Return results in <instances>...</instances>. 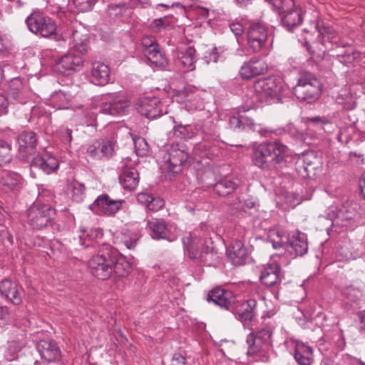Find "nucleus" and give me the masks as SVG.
Returning <instances> with one entry per match:
<instances>
[{
  "label": "nucleus",
  "mask_w": 365,
  "mask_h": 365,
  "mask_svg": "<svg viewBox=\"0 0 365 365\" xmlns=\"http://www.w3.org/2000/svg\"><path fill=\"white\" fill-rule=\"evenodd\" d=\"M288 157L289 148L280 141H265L252 147V162L263 170H278Z\"/></svg>",
  "instance_id": "obj_1"
},
{
  "label": "nucleus",
  "mask_w": 365,
  "mask_h": 365,
  "mask_svg": "<svg viewBox=\"0 0 365 365\" xmlns=\"http://www.w3.org/2000/svg\"><path fill=\"white\" fill-rule=\"evenodd\" d=\"M322 88V83L315 76L304 72L294 87V93L299 100L312 103L319 98Z\"/></svg>",
  "instance_id": "obj_2"
},
{
  "label": "nucleus",
  "mask_w": 365,
  "mask_h": 365,
  "mask_svg": "<svg viewBox=\"0 0 365 365\" xmlns=\"http://www.w3.org/2000/svg\"><path fill=\"white\" fill-rule=\"evenodd\" d=\"M26 24L33 34L41 37L53 36L56 41L60 40L61 34L56 32L55 21L39 10L33 11L26 18Z\"/></svg>",
  "instance_id": "obj_3"
},
{
  "label": "nucleus",
  "mask_w": 365,
  "mask_h": 365,
  "mask_svg": "<svg viewBox=\"0 0 365 365\" xmlns=\"http://www.w3.org/2000/svg\"><path fill=\"white\" fill-rule=\"evenodd\" d=\"M190 155L187 146L180 143L171 144L166 150L164 157L168 165V172L173 175L182 170V167L187 164Z\"/></svg>",
  "instance_id": "obj_4"
},
{
  "label": "nucleus",
  "mask_w": 365,
  "mask_h": 365,
  "mask_svg": "<svg viewBox=\"0 0 365 365\" xmlns=\"http://www.w3.org/2000/svg\"><path fill=\"white\" fill-rule=\"evenodd\" d=\"M68 39H71L73 47L76 51L81 54L88 52V32L81 24L76 23L67 26L66 29L61 34L59 41H66Z\"/></svg>",
  "instance_id": "obj_5"
},
{
  "label": "nucleus",
  "mask_w": 365,
  "mask_h": 365,
  "mask_svg": "<svg viewBox=\"0 0 365 365\" xmlns=\"http://www.w3.org/2000/svg\"><path fill=\"white\" fill-rule=\"evenodd\" d=\"M53 215L51 205L37 202L28 210V223L34 230H42L51 223Z\"/></svg>",
  "instance_id": "obj_6"
},
{
  "label": "nucleus",
  "mask_w": 365,
  "mask_h": 365,
  "mask_svg": "<svg viewBox=\"0 0 365 365\" xmlns=\"http://www.w3.org/2000/svg\"><path fill=\"white\" fill-rule=\"evenodd\" d=\"M253 88L261 99L267 100L278 98L282 91L283 84L277 76H269L257 80Z\"/></svg>",
  "instance_id": "obj_7"
},
{
  "label": "nucleus",
  "mask_w": 365,
  "mask_h": 365,
  "mask_svg": "<svg viewBox=\"0 0 365 365\" xmlns=\"http://www.w3.org/2000/svg\"><path fill=\"white\" fill-rule=\"evenodd\" d=\"M268 38V30L266 25L262 22H255L250 24L247 32V40L249 47L255 53L262 51Z\"/></svg>",
  "instance_id": "obj_8"
},
{
  "label": "nucleus",
  "mask_w": 365,
  "mask_h": 365,
  "mask_svg": "<svg viewBox=\"0 0 365 365\" xmlns=\"http://www.w3.org/2000/svg\"><path fill=\"white\" fill-rule=\"evenodd\" d=\"M36 349L41 357V361H36L34 365H47L49 363L58 361L61 353L56 342L51 339L40 340Z\"/></svg>",
  "instance_id": "obj_9"
},
{
  "label": "nucleus",
  "mask_w": 365,
  "mask_h": 365,
  "mask_svg": "<svg viewBox=\"0 0 365 365\" xmlns=\"http://www.w3.org/2000/svg\"><path fill=\"white\" fill-rule=\"evenodd\" d=\"M83 66V61L82 57L72 51H69L56 61L54 69L56 72L66 76H70L75 72L81 71Z\"/></svg>",
  "instance_id": "obj_10"
},
{
  "label": "nucleus",
  "mask_w": 365,
  "mask_h": 365,
  "mask_svg": "<svg viewBox=\"0 0 365 365\" xmlns=\"http://www.w3.org/2000/svg\"><path fill=\"white\" fill-rule=\"evenodd\" d=\"M256 307L257 301L254 299L240 302H236L235 300L230 311L240 322L247 324L255 318Z\"/></svg>",
  "instance_id": "obj_11"
},
{
  "label": "nucleus",
  "mask_w": 365,
  "mask_h": 365,
  "mask_svg": "<svg viewBox=\"0 0 365 365\" xmlns=\"http://www.w3.org/2000/svg\"><path fill=\"white\" fill-rule=\"evenodd\" d=\"M284 276L280 264L277 262L267 263L261 272L260 281L267 287H278Z\"/></svg>",
  "instance_id": "obj_12"
},
{
  "label": "nucleus",
  "mask_w": 365,
  "mask_h": 365,
  "mask_svg": "<svg viewBox=\"0 0 365 365\" xmlns=\"http://www.w3.org/2000/svg\"><path fill=\"white\" fill-rule=\"evenodd\" d=\"M8 96L13 103L25 104L30 100L31 92L19 78L11 81L7 90Z\"/></svg>",
  "instance_id": "obj_13"
},
{
  "label": "nucleus",
  "mask_w": 365,
  "mask_h": 365,
  "mask_svg": "<svg viewBox=\"0 0 365 365\" xmlns=\"http://www.w3.org/2000/svg\"><path fill=\"white\" fill-rule=\"evenodd\" d=\"M335 46V48L333 49L334 56L344 65L349 66L359 58L360 53L353 45L340 40V43Z\"/></svg>",
  "instance_id": "obj_14"
},
{
  "label": "nucleus",
  "mask_w": 365,
  "mask_h": 365,
  "mask_svg": "<svg viewBox=\"0 0 365 365\" xmlns=\"http://www.w3.org/2000/svg\"><path fill=\"white\" fill-rule=\"evenodd\" d=\"M267 71V66L265 62L262 59L253 57L241 66L240 75L242 78L249 80L264 74Z\"/></svg>",
  "instance_id": "obj_15"
},
{
  "label": "nucleus",
  "mask_w": 365,
  "mask_h": 365,
  "mask_svg": "<svg viewBox=\"0 0 365 365\" xmlns=\"http://www.w3.org/2000/svg\"><path fill=\"white\" fill-rule=\"evenodd\" d=\"M207 299L208 302H213L215 304L230 310L236 299L231 291L216 287L208 292Z\"/></svg>",
  "instance_id": "obj_16"
},
{
  "label": "nucleus",
  "mask_w": 365,
  "mask_h": 365,
  "mask_svg": "<svg viewBox=\"0 0 365 365\" xmlns=\"http://www.w3.org/2000/svg\"><path fill=\"white\" fill-rule=\"evenodd\" d=\"M88 265L91 273L101 280L108 279L113 272V268L106 263L105 258L101 255L93 257L88 261Z\"/></svg>",
  "instance_id": "obj_17"
},
{
  "label": "nucleus",
  "mask_w": 365,
  "mask_h": 365,
  "mask_svg": "<svg viewBox=\"0 0 365 365\" xmlns=\"http://www.w3.org/2000/svg\"><path fill=\"white\" fill-rule=\"evenodd\" d=\"M160 101L156 97L153 98H144L138 103L137 110L142 115L148 119H153L162 115L160 108Z\"/></svg>",
  "instance_id": "obj_18"
},
{
  "label": "nucleus",
  "mask_w": 365,
  "mask_h": 365,
  "mask_svg": "<svg viewBox=\"0 0 365 365\" xmlns=\"http://www.w3.org/2000/svg\"><path fill=\"white\" fill-rule=\"evenodd\" d=\"M37 144L36 134L32 130H24L18 138L19 151L22 157L28 158L35 153Z\"/></svg>",
  "instance_id": "obj_19"
},
{
  "label": "nucleus",
  "mask_w": 365,
  "mask_h": 365,
  "mask_svg": "<svg viewBox=\"0 0 365 365\" xmlns=\"http://www.w3.org/2000/svg\"><path fill=\"white\" fill-rule=\"evenodd\" d=\"M356 215L357 212L355 207L351 204L347 203L337 210L332 221L333 225L340 227L352 225Z\"/></svg>",
  "instance_id": "obj_20"
},
{
  "label": "nucleus",
  "mask_w": 365,
  "mask_h": 365,
  "mask_svg": "<svg viewBox=\"0 0 365 365\" xmlns=\"http://www.w3.org/2000/svg\"><path fill=\"white\" fill-rule=\"evenodd\" d=\"M227 256L234 265H242L248 257V250L241 241H235L227 247Z\"/></svg>",
  "instance_id": "obj_21"
},
{
  "label": "nucleus",
  "mask_w": 365,
  "mask_h": 365,
  "mask_svg": "<svg viewBox=\"0 0 365 365\" xmlns=\"http://www.w3.org/2000/svg\"><path fill=\"white\" fill-rule=\"evenodd\" d=\"M303 16L302 7L295 4L293 9L281 16L280 22L283 27L291 31L302 23Z\"/></svg>",
  "instance_id": "obj_22"
},
{
  "label": "nucleus",
  "mask_w": 365,
  "mask_h": 365,
  "mask_svg": "<svg viewBox=\"0 0 365 365\" xmlns=\"http://www.w3.org/2000/svg\"><path fill=\"white\" fill-rule=\"evenodd\" d=\"M139 173L133 167L123 166L119 175V181L123 189L132 192L139 183Z\"/></svg>",
  "instance_id": "obj_23"
},
{
  "label": "nucleus",
  "mask_w": 365,
  "mask_h": 365,
  "mask_svg": "<svg viewBox=\"0 0 365 365\" xmlns=\"http://www.w3.org/2000/svg\"><path fill=\"white\" fill-rule=\"evenodd\" d=\"M58 160L52 155L45 153L32 159L31 166L40 168L46 174H50L58 168Z\"/></svg>",
  "instance_id": "obj_24"
},
{
  "label": "nucleus",
  "mask_w": 365,
  "mask_h": 365,
  "mask_svg": "<svg viewBox=\"0 0 365 365\" xmlns=\"http://www.w3.org/2000/svg\"><path fill=\"white\" fill-rule=\"evenodd\" d=\"M110 79V69L102 62H95L92 64L91 81L98 86L107 84Z\"/></svg>",
  "instance_id": "obj_25"
},
{
  "label": "nucleus",
  "mask_w": 365,
  "mask_h": 365,
  "mask_svg": "<svg viewBox=\"0 0 365 365\" xmlns=\"http://www.w3.org/2000/svg\"><path fill=\"white\" fill-rule=\"evenodd\" d=\"M183 244L187 251L188 257L191 259H198L201 250H205L207 246L202 238L192 235L183 239Z\"/></svg>",
  "instance_id": "obj_26"
},
{
  "label": "nucleus",
  "mask_w": 365,
  "mask_h": 365,
  "mask_svg": "<svg viewBox=\"0 0 365 365\" xmlns=\"http://www.w3.org/2000/svg\"><path fill=\"white\" fill-rule=\"evenodd\" d=\"M0 292L7 300L15 304L21 302V294L18 285L8 279H4L0 284Z\"/></svg>",
  "instance_id": "obj_27"
},
{
  "label": "nucleus",
  "mask_w": 365,
  "mask_h": 365,
  "mask_svg": "<svg viewBox=\"0 0 365 365\" xmlns=\"http://www.w3.org/2000/svg\"><path fill=\"white\" fill-rule=\"evenodd\" d=\"M21 180V176L19 173L4 170L1 173L0 183L5 192H11L19 188Z\"/></svg>",
  "instance_id": "obj_28"
},
{
  "label": "nucleus",
  "mask_w": 365,
  "mask_h": 365,
  "mask_svg": "<svg viewBox=\"0 0 365 365\" xmlns=\"http://www.w3.org/2000/svg\"><path fill=\"white\" fill-rule=\"evenodd\" d=\"M145 55L150 63L156 67L164 68L168 64L165 55L160 52L157 43L152 42L146 47Z\"/></svg>",
  "instance_id": "obj_29"
},
{
  "label": "nucleus",
  "mask_w": 365,
  "mask_h": 365,
  "mask_svg": "<svg viewBox=\"0 0 365 365\" xmlns=\"http://www.w3.org/2000/svg\"><path fill=\"white\" fill-rule=\"evenodd\" d=\"M90 209L98 215H112L114 210V200L109 199L107 195H100L90 205Z\"/></svg>",
  "instance_id": "obj_30"
},
{
  "label": "nucleus",
  "mask_w": 365,
  "mask_h": 365,
  "mask_svg": "<svg viewBox=\"0 0 365 365\" xmlns=\"http://www.w3.org/2000/svg\"><path fill=\"white\" fill-rule=\"evenodd\" d=\"M247 343L248 344L247 356H254L259 354L262 356V361H268V356L266 354V351L269 347L265 346L261 341L257 339L253 334H248L247 337Z\"/></svg>",
  "instance_id": "obj_31"
},
{
  "label": "nucleus",
  "mask_w": 365,
  "mask_h": 365,
  "mask_svg": "<svg viewBox=\"0 0 365 365\" xmlns=\"http://www.w3.org/2000/svg\"><path fill=\"white\" fill-rule=\"evenodd\" d=\"M308 245L306 240L300 237H292L287 245L286 252L292 258L302 256L307 253Z\"/></svg>",
  "instance_id": "obj_32"
},
{
  "label": "nucleus",
  "mask_w": 365,
  "mask_h": 365,
  "mask_svg": "<svg viewBox=\"0 0 365 365\" xmlns=\"http://www.w3.org/2000/svg\"><path fill=\"white\" fill-rule=\"evenodd\" d=\"M195 53L196 51L192 46H189L185 50L178 51V63L182 66L185 71L195 69Z\"/></svg>",
  "instance_id": "obj_33"
},
{
  "label": "nucleus",
  "mask_w": 365,
  "mask_h": 365,
  "mask_svg": "<svg viewBox=\"0 0 365 365\" xmlns=\"http://www.w3.org/2000/svg\"><path fill=\"white\" fill-rule=\"evenodd\" d=\"M312 349L304 343L297 342L294 359L300 365H311L312 363Z\"/></svg>",
  "instance_id": "obj_34"
},
{
  "label": "nucleus",
  "mask_w": 365,
  "mask_h": 365,
  "mask_svg": "<svg viewBox=\"0 0 365 365\" xmlns=\"http://www.w3.org/2000/svg\"><path fill=\"white\" fill-rule=\"evenodd\" d=\"M317 28L319 32L318 38L322 44L331 43L333 45H338L340 43V40H341L340 36L333 28L325 26H320L319 25H317Z\"/></svg>",
  "instance_id": "obj_35"
},
{
  "label": "nucleus",
  "mask_w": 365,
  "mask_h": 365,
  "mask_svg": "<svg viewBox=\"0 0 365 365\" xmlns=\"http://www.w3.org/2000/svg\"><path fill=\"white\" fill-rule=\"evenodd\" d=\"M237 187L238 184L235 181L228 178H223L214 185L213 190L217 195L225 197L231 194Z\"/></svg>",
  "instance_id": "obj_36"
},
{
  "label": "nucleus",
  "mask_w": 365,
  "mask_h": 365,
  "mask_svg": "<svg viewBox=\"0 0 365 365\" xmlns=\"http://www.w3.org/2000/svg\"><path fill=\"white\" fill-rule=\"evenodd\" d=\"M49 101L56 109H67L71 106V96L65 91H58L51 94Z\"/></svg>",
  "instance_id": "obj_37"
},
{
  "label": "nucleus",
  "mask_w": 365,
  "mask_h": 365,
  "mask_svg": "<svg viewBox=\"0 0 365 365\" xmlns=\"http://www.w3.org/2000/svg\"><path fill=\"white\" fill-rule=\"evenodd\" d=\"M131 105L130 101L125 96H115V118L118 115L126 117ZM125 118L116 120L115 124L125 122Z\"/></svg>",
  "instance_id": "obj_38"
},
{
  "label": "nucleus",
  "mask_w": 365,
  "mask_h": 365,
  "mask_svg": "<svg viewBox=\"0 0 365 365\" xmlns=\"http://www.w3.org/2000/svg\"><path fill=\"white\" fill-rule=\"evenodd\" d=\"M197 259L203 265L209 267H216L220 262L217 252L214 247H209L208 246H206L205 250H201Z\"/></svg>",
  "instance_id": "obj_39"
},
{
  "label": "nucleus",
  "mask_w": 365,
  "mask_h": 365,
  "mask_svg": "<svg viewBox=\"0 0 365 365\" xmlns=\"http://www.w3.org/2000/svg\"><path fill=\"white\" fill-rule=\"evenodd\" d=\"M26 345V338L24 335L18 340H14L9 342L8 347L5 353V357L8 361H14L17 358V354Z\"/></svg>",
  "instance_id": "obj_40"
},
{
  "label": "nucleus",
  "mask_w": 365,
  "mask_h": 365,
  "mask_svg": "<svg viewBox=\"0 0 365 365\" xmlns=\"http://www.w3.org/2000/svg\"><path fill=\"white\" fill-rule=\"evenodd\" d=\"M289 237L282 231H274L269 234V241L275 250L282 249L286 252Z\"/></svg>",
  "instance_id": "obj_41"
},
{
  "label": "nucleus",
  "mask_w": 365,
  "mask_h": 365,
  "mask_svg": "<svg viewBox=\"0 0 365 365\" xmlns=\"http://www.w3.org/2000/svg\"><path fill=\"white\" fill-rule=\"evenodd\" d=\"M148 227L152 232L153 238L162 239L165 237L167 226L163 220L153 219L148 221Z\"/></svg>",
  "instance_id": "obj_42"
},
{
  "label": "nucleus",
  "mask_w": 365,
  "mask_h": 365,
  "mask_svg": "<svg viewBox=\"0 0 365 365\" xmlns=\"http://www.w3.org/2000/svg\"><path fill=\"white\" fill-rule=\"evenodd\" d=\"M126 138L133 142L135 150L138 156H146L149 153V145L146 140L142 137L133 138L130 131L127 132Z\"/></svg>",
  "instance_id": "obj_43"
},
{
  "label": "nucleus",
  "mask_w": 365,
  "mask_h": 365,
  "mask_svg": "<svg viewBox=\"0 0 365 365\" xmlns=\"http://www.w3.org/2000/svg\"><path fill=\"white\" fill-rule=\"evenodd\" d=\"M273 8V9L282 16L284 14L287 13L293 9L295 5L294 0H266Z\"/></svg>",
  "instance_id": "obj_44"
},
{
  "label": "nucleus",
  "mask_w": 365,
  "mask_h": 365,
  "mask_svg": "<svg viewBox=\"0 0 365 365\" xmlns=\"http://www.w3.org/2000/svg\"><path fill=\"white\" fill-rule=\"evenodd\" d=\"M130 269V263L123 257H115V279L128 277Z\"/></svg>",
  "instance_id": "obj_45"
},
{
  "label": "nucleus",
  "mask_w": 365,
  "mask_h": 365,
  "mask_svg": "<svg viewBox=\"0 0 365 365\" xmlns=\"http://www.w3.org/2000/svg\"><path fill=\"white\" fill-rule=\"evenodd\" d=\"M174 135L180 140H187L192 138L195 135V129L190 125H178L173 128Z\"/></svg>",
  "instance_id": "obj_46"
},
{
  "label": "nucleus",
  "mask_w": 365,
  "mask_h": 365,
  "mask_svg": "<svg viewBox=\"0 0 365 365\" xmlns=\"http://www.w3.org/2000/svg\"><path fill=\"white\" fill-rule=\"evenodd\" d=\"M11 145L4 140L0 139V166L9 163L11 160Z\"/></svg>",
  "instance_id": "obj_47"
},
{
  "label": "nucleus",
  "mask_w": 365,
  "mask_h": 365,
  "mask_svg": "<svg viewBox=\"0 0 365 365\" xmlns=\"http://www.w3.org/2000/svg\"><path fill=\"white\" fill-rule=\"evenodd\" d=\"M113 109L114 95L111 93L104 95L102 98L101 113L103 114L113 115Z\"/></svg>",
  "instance_id": "obj_48"
},
{
  "label": "nucleus",
  "mask_w": 365,
  "mask_h": 365,
  "mask_svg": "<svg viewBox=\"0 0 365 365\" xmlns=\"http://www.w3.org/2000/svg\"><path fill=\"white\" fill-rule=\"evenodd\" d=\"M70 187L71 189L73 200L77 202L81 201L86 189L84 184L78 181L73 180L71 182Z\"/></svg>",
  "instance_id": "obj_49"
},
{
  "label": "nucleus",
  "mask_w": 365,
  "mask_h": 365,
  "mask_svg": "<svg viewBox=\"0 0 365 365\" xmlns=\"http://www.w3.org/2000/svg\"><path fill=\"white\" fill-rule=\"evenodd\" d=\"M81 231L83 232V234L80 235L81 244L86 247L90 246L88 244L86 243V239L92 241L98 237H101L103 235L102 231L98 228H91L86 234L85 230H81Z\"/></svg>",
  "instance_id": "obj_50"
},
{
  "label": "nucleus",
  "mask_w": 365,
  "mask_h": 365,
  "mask_svg": "<svg viewBox=\"0 0 365 365\" xmlns=\"http://www.w3.org/2000/svg\"><path fill=\"white\" fill-rule=\"evenodd\" d=\"M250 334H253L257 339H259L262 342L265 346L270 347L271 346V337L272 335V332L269 329H262L256 332H252Z\"/></svg>",
  "instance_id": "obj_51"
},
{
  "label": "nucleus",
  "mask_w": 365,
  "mask_h": 365,
  "mask_svg": "<svg viewBox=\"0 0 365 365\" xmlns=\"http://www.w3.org/2000/svg\"><path fill=\"white\" fill-rule=\"evenodd\" d=\"M80 12L91 11L98 0H70Z\"/></svg>",
  "instance_id": "obj_52"
},
{
  "label": "nucleus",
  "mask_w": 365,
  "mask_h": 365,
  "mask_svg": "<svg viewBox=\"0 0 365 365\" xmlns=\"http://www.w3.org/2000/svg\"><path fill=\"white\" fill-rule=\"evenodd\" d=\"M342 294L351 302H356L360 297L359 289L353 286H349L344 288L342 291Z\"/></svg>",
  "instance_id": "obj_53"
},
{
  "label": "nucleus",
  "mask_w": 365,
  "mask_h": 365,
  "mask_svg": "<svg viewBox=\"0 0 365 365\" xmlns=\"http://www.w3.org/2000/svg\"><path fill=\"white\" fill-rule=\"evenodd\" d=\"M150 204L148 205V209L152 211H158L160 208H162L165 202L164 201L159 197H154L152 196V198L150 200Z\"/></svg>",
  "instance_id": "obj_54"
},
{
  "label": "nucleus",
  "mask_w": 365,
  "mask_h": 365,
  "mask_svg": "<svg viewBox=\"0 0 365 365\" xmlns=\"http://www.w3.org/2000/svg\"><path fill=\"white\" fill-rule=\"evenodd\" d=\"M113 150V145L111 141L103 142L100 150V153H101L102 156L110 157L112 156Z\"/></svg>",
  "instance_id": "obj_55"
},
{
  "label": "nucleus",
  "mask_w": 365,
  "mask_h": 365,
  "mask_svg": "<svg viewBox=\"0 0 365 365\" xmlns=\"http://www.w3.org/2000/svg\"><path fill=\"white\" fill-rule=\"evenodd\" d=\"M245 115H240L239 116H232L229 120V123L231 128H240L242 127V123H245Z\"/></svg>",
  "instance_id": "obj_56"
},
{
  "label": "nucleus",
  "mask_w": 365,
  "mask_h": 365,
  "mask_svg": "<svg viewBox=\"0 0 365 365\" xmlns=\"http://www.w3.org/2000/svg\"><path fill=\"white\" fill-rule=\"evenodd\" d=\"M150 26L153 30L160 31L162 29H165L167 25L165 23L164 19L160 18L154 19Z\"/></svg>",
  "instance_id": "obj_57"
},
{
  "label": "nucleus",
  "mask_w": 365,
  "mask_h": 365,
  "mask_svg": "<svg viewBox=\"0 0 365 365\" xmlns=\"http://www.w3.org/2000/svg\"><path fill=\"white\" fill-rule=\"evenodd\" d=\"M230 28L236 37L241 36L244 33V27L242 24L239 22L230 24Z\"/></svg>",
  "instance_id": "obj_58"
},
{
  "label": "nucleus",
  "mask_w": 365,
  "mask_h": 365,
  "mask_svg": "<svg viewBox=\"0 0 365 365\" xmlns=\"http://www.w3.org/2000/svg\"><path fill=\"white\" fill-rule=\"evenodd\" d=\"M9 100L4 95L0 94V116L8 112Z\"/></svg>",
  "instance_id": "obj_59"
},
{
  "label": "nucleus",
  "mask_w": 365,
  "mask_h": 365,
  "mask_svg": "<svg viewBox=\"0 0 365 365\" xmlns=\"http://www.w3.org/2000/svg\"><path fill=\"white\" fill-rule=\"evenodd\" d=\"M307 123H312L314 124H322L326 125L330 123V121L326 117L321 116H315V117H308L307 118Z\"/></svg>",
  "instance_id": "obj_60"
},
{
  "label": "nucleus",
  "mask_w": 365,
  "mask_h": 365,
  "mask_svg": "<svg viewBox=\"0 0 365 365\" xmlns=\"http://www.w3.org/2000/svg\"><path fill=\"white\" fill-rule=\"evenodd\" d=\"M170 365H187L185 357L179 353H176L173 356Z\"/></svg>",
  "instance_id": "obj_61"
},
{
  "label": "nucleus",
  "mask_w": 365,
  "mask_h": 365,
  "mask_svg": "<svg viewBox=\"0 0 365 365\" xmlns=\"http://www.w3.org/2000/svg\"><path fill=\"white\" fill-rule=\"evenodd\" d=\"M10 46V41L6 35L0 32V53L6 51Z\"/></svg>",
  "instance_id": "obj_62"
},
{
  "label": "nucleus",
  "mask_w": 365,
  "mask_h": 365,
  "mask_svg": "<svg viewBox=\"0 0 365 365\" xmlns=\"http://www.w3.org/2000/svg\"><path fill=\"white\" fill-rule=\"evenodd\" d=\"M152 198V195L147 193H140L138 196V200L143 204H145L148 207V205L150 204V200Z\"/></svg>",
  "instance_id": "obj_63"
},
{
  "label": "nucleus",
  "mask_w": 365,
  "mask_h": 365,
  "mask_svg": "<svg viewBox=\"0 0 365 365\" xmlns=\"http://www.w3.org/2000/svg\"><path fill=\"white\" fill-rule=\"evenodd\" d=\"M356 315L359 319V329L365 331V310L357 312Z\"/></svg>",
  "instance_id": "obj_64"
}]
</instances>
